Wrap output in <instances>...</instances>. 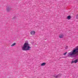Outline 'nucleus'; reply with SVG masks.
I'll return each mask as SVG.
<instances>
[{
    "label": "nucleus",
    "mask_w": 78,
    "mask_h": 78,
    "mask_svg": "<svg viewBox=\"0 0 78 78\" xmlns=\"http://www.w3.org/2000/svg\"><path fill=\"white\" fill-rule=\"evenodd\" d=\"M30 48L31 47L30 46V44L28 43H25L23 45V46L22 47V50L23 51L30 50Z\"/></svg>",
    "instance_id": "1"
},
{
    "label": "nucleus",
    "mask_w": 78,
    "mask_h": 78,
    "mask_svg": "<svg viewBox=\"0 0 78 78\" xmlns=\"http://www.w3.org/2000/svg\"><path fill=\"white\" fill-rule=\"evenodd\" d=\"M74 62L75 63H76V62H78V59H76L75 61H72L71 62V64H73V63H74Z\"/></svg>",
    "instance_id": "2"
},
{
    "label": "nucleus",
    "mask_w": 78,
    "mask_h": 78,
    "mask_svg": "<svg viewBox=\"0 0 78 78\" xmlns=\"http://www.w3.org/2000/svg\"><path fill=\"white\" fill-rule=\"evenodd\" d=\"M62 74H58V75H56L55 76V78H60L61 77V76Z\"/></svg>",
    "instance_id": "3"
},
{
    "label": "nucleus",
    "mask_w": 78,
    "mask_h": 78,
    "mask_svg": "<svg viewBox=\"0 0 78 78\" xmlns=\"http://www.w3.org/2000/svg\"><path fill=\"white\" fill-rule=\"evenodd\" d=\"M11 9V8L10 7H9L7 8V12H9V11H10Z\"/></svg>",
    "instance_id": "4"
},
{
    "label": "nucleus",
    "mask_w": 78,
    "mask_h": 78,
    "mask_svg": "<svg viewBox=\"0 0 78 78\" xmlns=\"http://www.w3.org/2000/svg\"><path fill=\"white\" fill-rule=\"evenodd\" d=\"M59 37L60 38H62L63 37H64V34H62L61 35H59Z\"/></svg>",
    "instance_id": "5"
},
{
    "label": "nucleus",
    "mask_w": 78,
    "mask_h": 78,
    "mask_svg": "<svg viewBox=\"0 0 78 78\" xmlns=\"http://www.w3.org/2000/svg\"><path fill=\"white\" fill-rule=\"evenodd\" d=\"M30 34H35V31H32L31 32Z\"/></svg>",
    "instance_id": "6"
},
{
    "label": "nucleus",
    "mask_w": 78,
    "mask_h": 78,
    "mask_svg": "<svg viewBox=\"0 0 78 78\" xmlns=\"http://www.w3.org/2000/svg\"><path fill=\"white\" fill-rule=\"evenodd\" d=\"M45 64H46V63L45 62H44L42 63L41 65V66H45Z\"/></svg>",
    "instance_id": "7"
},
{
    "label": "nucleus",
    "mask_w": 78,
    "mask_h": 78,
    "mask_svg": "<svg viewBox=\"0 0 78 78\" xmlns=\"http://www.w3.org/2000/svg\"><path fill=\"white\" fill-rule=\"evenodd\" d=\"M67 19L68 20H69L70 19H71V16H68V17H67Z\"/></svg>",
    "instance_id": "8"
},
{
    "label": "nucleus",
    "mask_w": 78,
    "mask_h": 78,
    "mask_svg": "<svg viewBox=\"0 0 78 78\" xmlns=\"http://www.w3.org/2000/svg\"><path fill=\"white\" fill-rule=\"evenodd\" d=\"M15 45H16V43H14L13 44L11 45V47H13V46Z\"/></svg>",
    "instance_id": "9"
},
{
    "label": "nucleus",
    "mask_w": 78,
    "mask_h": 78,
    "mask_svg": "<svg viewBox=\"0 0 78 78\" xmlns=\"http://www.w3.org/2000/svg\"><path fill=\"white\" fill-rule=\"evenodd\" d=\"M67 52H65V53H64L63 55H64L65 56V55H66V54H67Z\"/></svg>",
    "instance_id": "10"
},
{
    "label": "nucleus",
    "mask_w": 78,
    "mask_h": 78,
    "mask_svg": "<svg viewBox=\"0 0 78 78\" xmlns=\"http://www.w3.org/2000/svg\"><path fill=\"white\" fill-rule=\"evenodd\" d=\"M76 19H78V14L77 15H76Z\"/></svg>",
    "instance_id": "11"
},
{
    "label": "nucleus",
    "mask_w": 78,
    "mask_h": 78,
    "mask_svg": "<svg viewBox=\"0 0 78 78\" xmlns=\"http://www.w3.org/2000/svg\"><path fill=\"white\" fill-rule=\"evenodd\" d=\"M68 48V47L67 46H66L65 48L66 49H67Z\"/></svg>",
    "instance_id": "12"
},
{
    "label": "nucleus",
    "mask_w": 78,
    "mask_h": 78,
    "mask_svg": "<svg viewBox=\"0 0 78 78\" xmlns=\"http://www.w3.org/2000/svg\"><path fill=\"white\" fill-rule=\"evenodd\" d=\"M54 76V77H55V76Z\"/></svg>",
    "instance_id": "13"
}]
</instances>
